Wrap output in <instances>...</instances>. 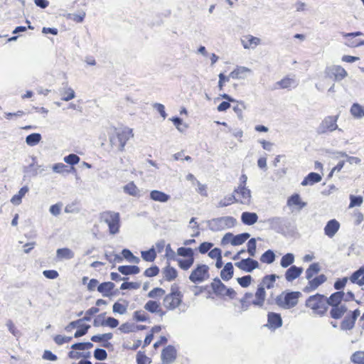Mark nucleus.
I'll return each mask as SVG.
<instances>
[{
  "instance_id": "f257e3e1",
  "label": "nucleus",
  "mask_w": 364,
  "mask_h": 364,
  "mask_svg": "<svg viewBox=\"0 0 364 364\" xmlns=\"http://www.w3.org/2000/svg\"><path fill=\"white\" fill-rule=\"evenodd\" d=\"M306 306L313 310L314 313L323 316L328 310L327 298L322 294H316L306 300Z\"/></svg>"
},
{
  "instance_id": "f03ea898",
  "label": "nucleus",
  "mask_w": 364,
  "mask_h": 364,
  "mask_svg": "<svg viewBox=\"0 0 364 364\" xmlns=\"http://www.w3.org/2000/svg\"><path fill=\"white\" fill-rule=\"evenodd\" d=\"M207 223L211 231L218 232L234 227L237 220L232 216H223L210 220Z\"/></svg>"
},
{
  "instance_id": "7ed1b4c3",
  "label": "nucleus",
  "mask_w": 364,
  "mask_h": 364,
  "mask_svg": "<svg viewBox=\"0 0 364 364\" xmlns=\"http://www.w3.org/2000/svg\"><path fill=\"white\" fill-rule=\"evenodd\" d=\"M183 294L178 290L176 285H172L171 288V293L165 296L163 300V305L168 310H174L182 302Z\"/></svg>"
},
{
  "instance_id": "20e7f679",
  "label": "nucleus",
  "mask_w": 364,
  "mask_h": 364,
  "mask_svg": "<svg viewBox=\"0 0 364 364\" xmlns=\"http://www.w3.org/2000/svg\"><path fill=\"white\" fill-rule=\"evenodd\" d=\"M301 295V294L299 291L283 293L277 296L276 303L279 306L284 309H289L296 306Z\"/></svg>"
},
{
  "instance_id": "39448f33",
  "label": "nucleus",
  "mask_w": 364,
  "mask_h": 364,
  "mask_svg": "<svg viewBox=\"0 0 364 364\" xmlns=\"http://www.w3.org/2000/svg\"><path fill=\"white\" fill-rule=\"evenodd\" d=\"M100 220L107 224L110 234L114 235L119 232L120 226V216L119 213L105 211L100 214Z\"/></svg>"
},
{
  "instance_id": "423d86ee",
  "label": "nucleus",
  "mask_w": 364,
  "mask_h": 364,
  "mask_svg": "<svg viewBox=\"0 0 364 364\" xmlns=\"http://www.w3.org/2000/svg\"><path fill=\"white\" fill-rule=\"evenodd\" d=\"M338 116H327L326 117L316 128L318 134H324L327 132H331L338 129L337 120Z\"/></svg>"
},
{
  "instance_id": "0eeeda50",
  "label": "nucleus",
  "mask_w": 364,
  "mask_h": 364,
  "mask_svg": "<svg viewBox=\"0 0 364 364\" xmlns=\"http://www.w3.org/2000/svg\"><path fill=\"white\" fill-rule=\"evenodd\" d=\"M325 75L328 78H333L335 81H341L347 77L346 70L338 65L327 66L324 71Z\"/></svg>"
},
{
  "instance_id": "6e6552de",
  "label": "nucleus",
  "mask_w": 364,
  "mask_h": 364,
  "mask_svg": "<svg viewBox=\"0 0 364 364\" xmlns=\"http://www.w3.org/2000/svg\"><path fill=\"white\" fill-rule=\"evenodd\" d=\"M209 267L206 264H198L189 276V279L193 283H200L209 277Z\"/></svg>"
},
{
  "instance_id": "1a4fd4ad",
  "label": "nucleus",
  "mask_w": 364,
  "mask_h": 364,
  "mask_svg": "<svg viewBox=\"0 0 364 364\" xmlns=\"http://www.w3.org/2000/svg\"><path fill=\"white\" fill-rule=\"evenodd\" d=\"M359 316L360 311L358 309L352 311L350 315L346 316L341 323L340 327L341 330L346 331L353 329L355 326V321Z\"/></svg>"
},
{
  "instance_id": "9d476101",
  "label": "nucleus",
  "mask_w": 364,
  "mask_h": 364,
  "mask_svg": "<svg viewBox=\"0 0 364 364\" xmlns=\"http://www.w3.org/2000/svg\"><path fill=\"white\" fill-rule=\"evenodd\" d=\"M235 265L246 272H251L254 269L258 268L259 263L257 260L252 258H247L242 259L241 261L236 262Z\"/></svg>"
},
{
  "instance_id": "9b49d317",
  "label": "nucleus",
  "mask_w": 364,
  "mask_h": 364,
  "mask_svg": "<svg viewBox=\"0 0 364 364\" xmlns=\"http://www.w3.org/2000/svg\"><path fill=\"white\" fill-rule=\"evenodd\" d=\"M176 350L173 346H168L161 352L162 364H171L176 358Z\"/></svg>"
},
{
  "instance_id": "f8f14e48",
  "label": "nucleus",
  "mask_w": 364,
  "mask_h": 364,
  "mask_svg": "<svg viewBox=\"0 0 364 364\" xmlns=\"http://www.w3.org/2000/svg\"><path fill=\"white\" fill-rule=\"evenodd\" d=\"M234 193H237L238 195L239 198H237L238 202L242 204H249L251 200V191L246 186H237V188L234 190Z\"/></svg>"
},
{
  "instance_id": "ddd939ff",
  "label": "nucleus",
  "mask_w": 364,
  "mask_h": 364,
  "mask_svg": "<svg viewBox=\"0 0 364 364\" xmlns=\"http://www.w3.org/2000/svg\"><path fill=\"white\" fill-rule=\"evenodd\" d=\"M327 279L324 274H320L308 281L307 285L304 287V291L310 292L316 290L320 285L323 284Z\"/></svg>"
},
{
  "instance_id": "4468645a",
  "label": "nucleus",
  "mask_w": 364,
  "mask_h": 364,
  "mask_svg": "<svg viewBox=\"0 0 364 364\" xmlns=\"http://www.w3.org/2000/svg\"><path fill=\"white\" fill-rule=\"evenodd\" d=\"M116 134H117L119 141H121L120 151H122L127 141L134 136L133 130L129 127H124L117 131Z\"/></svg>"
},
{
  "instance_id": "2eb2a0df",
  "label": "nucleus",
  "mask_w": 364,
  "mask_h": 364,
  "mask_svg": "<svg viewBox=\"0 0 364 364\" xmlns=\"http://www.w3.org/2000/svg\"><path fill=\"white\" fill-rule=\"evenodd\" d=\"M252 74V70L245 66H237L230 73V77L236 80H245Z\"/></svg>"
},
{
  "instance_id": "dca6fc26",
  "label": "nucleus",
  "mask_w": 364,
  "mask_h": 364,
  "mask_svg": "<svg viewBox=\"0 0 364 364\" xmlns=\"http://www.w3.org/2000/svg\"><path fill=\"white\" fill-rule=\"evenodd\" d=\"M339 228L340 223L336 219H332L326 223L324 228V233L328 237L331 238L336 234Z\"/></svg>"
},
{
  "instance_id": "f3484780",
  "label": "nucleus",
  "mask_w": 364,
  "mask_h": 364,
  "mask_svg": "<svg viewBox=\"0 0 364 364\" xmlns=\"http://www.w3.org/2000/svg\"><path fill=\"white\" fill-rule=\"evenodd\" d=\"M268 324L269 328L276 329L282 326V319L279 314L269 313L267 316Z\"/></svg>"
},
{
  "instance_id": "a211bd4d",
  "label": "nucleus",
  "mask_w": 364,
  "mask_h": 364,
  "mask_svg": "<svg viewBox=\"0 0 364 364\" xmlns=\"http://www.w3.org/2000/svg\"><path fill=\"white\" fill-rule=\"evenodd\" d=\"M303 272V268L296 266H291L285 272V279L288 282H292L298 278Z\"/></svg>"
},
{
  "instance_id": "6ab92c4d",
  "label": "nucleus",
  "mask_w": 364,
  "mask_h": 364,
  "mask_svg": "<svg viewBox=\"0 0 364 364\" xmlns=\"http://www.w3.org/2000/svg\"><path fill=\"white\" fill-rule=\"evenodd\" d=\"M284 218L280 217H273L267 219V223L271 229L277 232H281L284 229Z\"/></svg>"
},
{
  "instance_id": "aec40b11",
  "label": "nucleus",
  "mask_w": 364,
  "mask_h": 364,
  "mask_svg": "<svg viewBox=\"0 0 364 364\" xmlns=\"http://www.w3.org/2000/svg\"><path fill=\"white\" fill-rule=\"evenodd\" d=\"M266 297L265 289L258 287L255 293V299L252 300V304L256 306L262 307Z\"/></svg>"
},
{
  "instance_id": "412c9836",
  "label": "nucleus",
  "mask_w": 364,
  "mask_h": 364,
  "mask_svg": "<svg viewBox=\"0 0 364 364\" xmlns=\"http://www.w3.org/2000/svg\"><path fill=\"white\" fill-rule=\"evenodd\" d=\"M345 293L342 291H338L332 294L328 298H327L328 306H339L341 305V302L343 300Z\"/></svg>"
},
{
  "instance_id": "4be33fe9",
  "label": "nucleus",
  "mask_w": 364,
  "mask_h": 364,
  "mask_svg": "<svg viewBox=\"0 0 364 364\" xmlns=\"http://www.w3.org/2000/svg\"><path fill=\"white\" fill-rule=\"evenodd\" d=\"M321 179V176L319 173L311 172L304 178L301 184L303 186H312L320 182Z\"/></svg>"
},
{
  "instance_id": "5701e85b",
  "label": "nucleus",
  "mask_w": 364,
  "mask_h": 364,
  "mask_svg": "<svg viewBox=\"0 0 364 364\" xmlns=\"http://www.w3.org/2000/svg\"><path fill=\"white\" fill-rule=\"evenodd\" d=\"M261 40L251 35L245 36V39L242 40V44L245 49L254 48L260 43Z\"/></svg>"
},
{
  "instance_id": "b1692460",
  "label": "nucleus",
  "mask_w": 364,
  "mask_h": 364,
  "mask_svg": "<svg viewBox=\"0 0 364 364\" xmlns=\"http://www.w3.org/2000/svg\"><path fill=\"white\" fill-rule=\"evenodd\" d=\"M112 336H113V335H112V333L98 334V335L92 336L91 337V341L92 342H95V343H100V342L105 341V343H104L102 344V346L105 347V348H108V347H109L111 346V343L107 342V341L109 340L112 339Z\"/></svg>"
},
{
  "instance_id": "393cba45",
  "label": "nucleus",
  "mask_w": 364,
  "mask_h": 364,
  "mask_svg": "<svg viewBox=\"0 0 364 364\" xmlns=\"http://www.w3.org/2000/svg\"><path fill=\"white\" fill-rule=\"evenodd\" d=\"M150 198L154 201L166 203L171 198V196L162 191L153 190L150 192Z\"/></svg>"
},
{
  "instance_id": "a878e982",
  "label": "nucleus",
  "mask_w": 364,
  "mask_h": 364,
  "mask_svg": "<svg viewBox=\"0 0 364 364\" xmlns=\"http://www.w3.org/2000/svg\"><path fill=\"white\" fill-rule=\"evenodd\" d=\"M211 288L216 295L225 296L227 287L218 278H215L211 283Z\"/></svg>"
},
{
  "instance_id": "bb28decb",
  "label": "nucleus",
  "mask_w": 364,
  "mask_h": 364,
  "mask_svg": "<svg viewBox=\"0 0 364 364\" xmlns=\"http://www.w3.org/2000/svg\"><path fill=\"white\" fill-rule=\"evenodd\" d=\"M32 161L31 164L23 167V172L28 176L35 177L38 174V168H40L41 166L36 164V157H32Z\"/></svg>"
},
{
  "instance_id": "cd10ccee",
  "label": "nucleus",
  "mask_w": 364,
  "mask_h": 364,
  "mask_svg": "<svg viewBox=\"0 0 364 364\" xmlns=\"http://www.w3.org/2000/svg\"><path fill=\"white\" fill-rule=\"evenodd\" d=\"M115 285L111 282H103L97 287V291L100 292L103 296H109L112 295V291Z\"/></svg>"
},
{
  "instance_id": "c85d7f7f",
  "label": "nucleus",
  "mask_w": 364,
  "mask_h": 364,
  "mask_svg": "<svg viewBox=\"0 0 364 364\" xmlns=\"http://www.w3.org/2000/svg\"><path fill=\"white\" fill-rule=\"evenodd\" d=\"M75 254L73 250L69 248H59L56 251V258L58 260L73 259Z\"/></svg>"
},
{
  "instance_id": "c756f323",
  "label": "nucleus",
  "mask_w": 364,
  "mask_h": 364,
  "mask_svg": "<svg viewBox=\"0 0 364 364\" xmlns=\"http://www.w3.org/2000/svg\"><path fill=\"white\" fill-rule=\"evenodd\" d=\"M347 310L346 305L334 306L330 311V315L334 319H339L347 312Z\"/></svg>"
},
{
  "instance_id": "7c9ffc66",
  "label": "nucleus",
  "mask_w": 364,
  "mask_h": 364,
  "mask_svg": "<svg viewBox=\"0 0 364 364\" xmlns=\"http://www.w3.org/2000/svg\"><path fill=\"white\" fill-rule=\"evenodd\" d=\"M277 278H279V277L276 274L266 275L262 278V280L258 287H262L263 289H272L274 287Z\"/></svg>"
},
{
  "instance_id": "2f4dec72",
  "label": "nucleus",
  "mask_w": 364,
  "mask_h": 364,
  "mask_svg": "<svg viewBox=\"0 0 364 364\" xmlns=\"http://www.w3.org/2000/svg\"><path fill=\"white\" fill-rule=\"evenodd\" d=\"M117 269L124 275L137 274L140 272V268L136 265H122Z\"/></svg>"
},
{
  "instance_id": "473e14b6",
  "label": "nucleus",
  "mask_w": 364,
  "mask_h": 364,
  "mask_svg": "<svg viewBox=\"0 0 364 364\" xmlns=\"http://www.w3.org/2000/svg\"><path fill=\"white\" fill-rule=\"evenodd\" d=\"M258 219V216L255 213L244 212L241 215L242 222L247 225H254Z\"/></svg>"
},
{
  "instance_id": "72a5a7b5",
  "label": "nucleus",
  "mask_w": 364,
  "mask_h": 364,
  "mask_svg": "<svg viewBox=\"0 0 364 364\" xmlns=\"http://www.w3.org/2000/svg\"><path fill=\"white\" fill-rule=\"evenodd\" d=\"M307 203L306 202H303L301 200V197L299 194L294 193L291 196H290L287 200V205L293 206L296 205L299 206V209L301 210L306 207Z\"/></svg>"
},
{
  "instance_id": "f704fd0d",
  "label": "nucleus",
  "mask_w": 364,
  "mask_h": 364,
  "mask_svg": "<svg viewBox=\"0 0 364 364\" xmlns=\"http://www.w3.org/2000/svg\"><path fill=\"white\" fill-rule=\"evenodd\" d=\"M234 273V268L231 262H228L225 264L223 269L220 272V277L224 281L230 280Z\"/></svg>"
},
{
  "instance_id": "c9c22d12",
  "label": "nucleus",
  "mask_w": 364,
  "mask_h": 364,
  "mask_svg": "<svg viewBox=\"0 0 364 364\" xmlns=\"http://www.w3.org/2000/svg\"><path fill=\"white\" fill-rule=\"evenodd\" d=\"M321 270L320 265L318 262L313 263L306 269L305 274L306 279L309 281L317 274Z\"/></svg>"
},
{
  "instance_id": "e433bc0d",
  "label": "nucleus",
  "mask_w": 364,
  "mask_h": 364,
  "mask_svg": "<svg viewBox=\"0 0 364 364\" xmlns=\"http://www.w3.org/2000/svg\"><path fill=\"white\" fill-rule=\"evenodd\" d=\"M29 188L28 186H25L22 187L18 192L17 194L14 195L11 199V202L14 205H19L21 203L22 198L28 192Z\"/></svg>"
},
{
  "instance_id": "4c0bfd02",
  "label": "nucleus",
  "mask_w": 364,
  "mask_h": 364,
  "mask_svg": "<svg viewBox=\"0 0 364 364\" xmlns=\"http://www.w3.org/2000/svg\"><path fill=\"white\" fill-rule=\"evenodd\" d=\"M60 94L62 95V100L70 101L75 97V93L71 87H63L59 90Z\"/></svg>"
},
{
  "instance_id": "58836bf2",
  "label": "nucleus",
  "mask_w": 364,
  "mask_h": 364,
  "mask_svg": "<svg viewBox=\"0 0 364 364\" xmlns=\"http://www.w3.org/2000/svg\"><path fill=\"white\" fill-rule=\"evenodd\" d=\"M237 202H238V200L235 197V194L233 193V194L225 196L223 199L220 200L218 202L217 207L218 208H223V207L228 206V205L232 204L233 203H237Z\"/></svg>"
},
{
  "instance_id": "ea45409f",
  "label": "nucleus",
  "mask_w": 364,
  "mask_h": 364,
  "mask_svg": "<svg viewBox=\"0 0 364 364\" xmlns=\"http://www.w3.org/2000/svg\"><path fill=\"white\" fill-rule=\"evenodd\" d=\"M250 237V235L247 232L238 234L235 236L232 235V240H231V244L233 246L240 245L243 244Z\"/></svg>"
},
{
  "instance_id": "a19ab883",
  "label": "nucleus",
  "mask_w": 364,
  "mask_h": 364,
  "mask_svg": "<svg viewBox=\"0 0 364 364\" xmlns=\"http://www.w3.org/2000/svg\"><path fill=\"white\" fill-rule=\"evenodd\" d=\"M350 113L355 117L360 119L364 117V106H361L358 103H354L350 108Z\"/></svg>"
},
{
  "instance_id": "79ce46f5",
  "label": "nucleus",
  "mask_w": 364,
  "mask_h": 364,
  "mask_svg": "<svg viewBox=\"0 0 364 364\" xmlns=\"http://www.w3.org/2000/svg\"><path fill=\"white\" fill-rule=\"evenodd\" d=\"M42 139L41 134L39 133H33L26 137V143L30 146L37 145Z\"/></svg>"
},
{
  "instance_id": "37998d69",
  "label": "nucleus",
  "mask_w": 364,
  "mask_h": 364,
  "mask_svg": "<svg viewBox=\"0 0 364 364\" xmlns=\"http://www.w3.org/2000/svg\"><path fill=\"white\" fill-rule=\"evenodd\" d=\"M164 274V278L166 281L171 282L175 279L177 277V271L175 268L172 267H166L163 272Z\"/></svg>"
},
{
  "instance_id": "c03bdc74",
  "label": "nucleus",
  "mask_w": 364,
  "mask_h": 364,
  "mask_svg": "<svg viewBox=\"0 0 364 364\" xmlns=\"http://www.w3.org/2000/svg\"><path fill=\"white\" fill-rule=\"evenodd\" d=\"M274 260L275 254L271 250H268L266 252H264L260 257V261L263 263L272 264L274 262Z\"/></svg>"
},
{
  "instance_id": "a18cd8bd",
  "label": "nucleus",
  "mask_w": 364,
  "mask_h": 364,
  "mask_svg": "<svg viewBox=\"0 0 364 364\" xmlns=\"http://www.w3.org/2000/svg\"><path fill=\"white\" fill-rule=\"evenodd\" d=\"M123 189L125 193L132 196H138L139 194V190L134 182H129L124 186Z\"/></svg>"
},
{
  "instance_id": "49530a36",
  "label": "nucleus",
  "mask_w": 364,
  "mask_h": 364,
  "mask_svg": "<svg viewBox=\"0 0 364 364\" xmlns=\"http://www.w3.org/2000/svg\"><path fill=\"white\" fill-rule=\"evenodd\" d=\"M141 255L142 259L146 262H154L156 257V252L154 247L147 251H142Z\"/></svg>"
},
{
  "instance_id": "de8ad7c7",
  "label": "nucleus",
  "mask_w": 364,
  "mask_h": 364,
  "mask_svg": "<svg viewBox=\"0 0 364 364\" xmlns=\"http://www.w3.org/2000/svg\"><path fill=\"white\" fill-rule=\"evenodd\" d=\"M294 262V255L292 253H287L284 255L280 261V265L283 268H287L291 264H292Z\"/></svg>"
},
{
  "instance_id": "09e8293b",
  "label": "nucleus",
  "mask_w": 364,
  "mask_h": 364,
  "mask_svg": "<svg viewBox=\"0 0 364 364\" xmlns=\"http://www.w3.org/2000/svg\"><path fill=\"white\" fill-rule=\"evenodd\" d=\"M277 85H279V88L282 89H287L289 88L292 86L295 87L296 83L294 79L289 78V77H285L280 81H278L276 83Z\"/></svg>"
},
{
  "instance_id": "8fccbe9b",
  "label": "nucleus",
  "mask_w": 364,
  "mask_h": 364,
  "mask_svg": "<svg viewBox=\"0 0 364 364\" xmlns=\"http://www.w3.org/2000/svg\"><path fill=\"white\" fill-rule=\"evenodd\" d=\"M159 304L156 301L149 300L144 305V309L151 312L156 313L159 311Z\"/></svg>"
},
{
  "instance_id": "3c124183",
  "label": "nucleus",
  "mask_w": 364,
  "mask_h": 364,
  "mask_svg": "<svg viewBox=\"0 0 364 364\" xmlns=\"http://www.w3.org/2000/svg\"><path fill=\"white\" fill-rule=\"evenodd\" d=\"M177 254L179 256L188 257V258H194L193 257V250L190 247H179L177 250Z\"/></svg>"
},
{
  "instance_id": "603ef678",
  "label": "nucleus",
  "mask_w": 364,
  "mask_h": 364,
  "mask_svg": "<svg viewBox=\"0 0 364 364\" xmlns=\"http://www.w3.org/2000/svg\"><path fill=\"white\" fill-rule=\"evenodd\" d=\"M194 258H188L186 259H178V266L183 270L188 269L193 264Z\"/></svg>"
},
{
  "instance_id": "864d4df0",
  "label": "nucleus",
  "mask_w": 364,
  "mask_h": 364,
  "mask_svg": "<svg viewBox=\"0 0 364 364\" xmlns=\"http://www.w3.org/2000/svg\"><path fill=\"white\" fill-rule=\"evenodd\" d=\"M364 266L361 267L359 269L354 272L350 277V280L352 283H355L359 285V281L363 274Z\"/></svg>"
},
{
  "instance_id": "5fc2aeb1",
  "label": "nucleus",
  "mask_w": 364,
  "mask_h": 364,
  "mask_svg": "<svg viewBox=\"0 0 364 364\" xmlns=\"http://www.w3.org/2000/svg\"><path fill=\"white\" fill-rule=\"evenodd\" d=\"M351 361L356 364H364V352L354 353L351 356Z\"/></svg>"
},
{
  "instance_id": "6e6d98bb",
  "label": "nucleus",
  "mask_w": 364,
  "mask_h": 364,
  "mask_svg": "<svg viewBox=\"0 0 364 364\" xmlns=\"http://www.w3.org/2000/svg\"><path fill=\"white\" fill-rule=\"evenodd\" d=\"M256 247H257V243H256V239L255 238H251L247 242V252L251 257H255L256 254Z\"/></svg>"
},
{
  "instance_id": "4d7b16f0",
  "label": "nucleus",
  "mask_w": 364,
  "mask_h": 364,
  "mask_svg": "<svg viewBox=\"0 0 364 364\" xmlns=\"http://www.w3.org/2000/svg\"><path fill=\"white\" fill-rule=\"evenodd\" d=\"M80 160V157L74 154H70L64 157V161L72 166L77 164Z\"/></svg>"
},
{
  "instance_id": "13d9d810",
  "label": "nucleus",
  "mask_w": 364,
  "mask_h": 364,
  "mask_svg": "<svg viewBox=\"0 0 364 364\" xmlns=\"http://www.w3.org/2000/svg\"><path fill=\"white\" fill-rule=\"evenodd\" d=\"M94 357L98 360H105L107 358V351L102 348H96L94 351Z\"/></svg>"
},
{
  "instance_id": "bf43d9fd",
  "label": "nucleus",
  "mask_w": 364,
  "mask_h": 364,
  "mask_svg": "<svg viewBox=\"0 0 364 364\" xmlns=\"http://www.w3.org/2000/svg\"><path fill=\"white\" fill-rule=\"evenodd\" d=\"M350 204H349V208H352L355 206H360L363 203V198L360 196H355L353 195L350 196Z\"/></svg>"
},
{
  "instance_id": "052dcab7",
  "label": "nucleus",
  "mask_w": 364,
  "mask_h": 364,
  "mask_svg": "<svg viewBox=\"0 0 364 364\" xmlns=\"http://www.w3.org/2000/svg\"><path fill=\"white\" fill-rule=\"evenodd\" d=\"M165 294V291L160 287H156L148 293V297L157 298L161 297Z\"/></svg>"
},
{
  "instance_id": "680f3d73",
  "label": "nucleus",
  "mask_w": 364,
  "mask_h": 364,
  "mask_svg": "<svg viewBox=\"0 0 364 364\" xmlns=\"http://www.w3.org/2000/svg\"><path fill=\"white\" fill-rule=\"evenodd\" d=\"M68 166L65 165L63 163H57L55 164L52 166V169L55 173H63L65 172L68 173L69 171L67 170Z\"/></svg>"
},
{
  "instance_id": "e2e57ef3",
  "label": "nucleus",
  "mask_w": 364,
  "mask_h": 364,
  "mask_svg": "<svg viewBox=\"0 0 364 364\" xmlns=\"http://www.w3.org/2000/svg\"><path fill=\"white\" fill-rule=\"evenodd\" d=\"M237 281L242 287H247L251 283L252 277L250 275H245L242 277H238Z\"/></svg>"
},
{
  "instance_id": "0e129e2a",
  "label": "nucleus",
  "mask_w": 364,
  "mask_h": 364,
  "mask_svg": "<svg viewBox=\"0 0 364 364\" xmlns=\"http://www.w3.org/2000/svg\"><path fill=\"white\" fill-rule=\"evenodd\" d=\"M141 284L139 282H125L121 284L120 289H137L140 287Z\"/></svg>"
},
{
  "instance_id": "69168bd1",
  "label": "nucleus",
  "mask_w": 364,
  "mask_h": 364,
  "mask_svg": "<svg viewBox=\"0 0 364 364\" xmlns=\"http://www.w3.org/2000/svg\"><path fill=\"white\" fill-rule=\"evenodd\" d=\"M127 306L119 303L115 302L112 306V311L114 313H117L121 315L124 314L127 312Z\"/></svg>"
},
{
  "instance_id": "338daca9",
  "label": "nucleus",
  "mask_w": 364,
  "mask_h": 364,
  "mask_svg": "<svg viewBox=\"0 0 364 364\" xmlns=\"http://www.w3.org/2000/svg\"><path fill=\"white\" fill-rule=\"evenodd\" d=\"M105 314H106L105 313L99 314L94 319L93 326H95V327L105 326Z\"/></svg>"
},
{
  "instance_id": "774afa93",
  "label": "nucleus",
  "mask_w": 364,
  "mask_h": 364,
  "mask_svg": "<svg viewBox=\"0 0 364 364\" xmlns=\"http://www.w3.org/2000/svg\"><path fill=\"white\" fill-rule=\"evenodd\" d=\"M136 362L137 364H148L150 363L149 361V358L141 351L138 352L136 354Z\"/></svg>"
}]
</instances>
